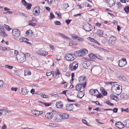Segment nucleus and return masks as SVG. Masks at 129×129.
<instances>
[{
	"label": "nucleus",
	"instance_id": "14",
	"mask_svg": "<svg viewBox=\"0 0 129 129\" xmlns=\"http://www.w3.org/2000/svg\"><path fill=\"white\" fill-rule=\"evenodd\" d=\"M38 54L42 56H46L48 55V52L45 51H38L36 52Z\"/></svg>",
	"mask_w": 129,
	"mask_h": 129
},
{
	"label": "nucleus",
	"instance_id": "22",
	"mask_svg": "<svg viewBox=\"0 0 129 129\" xmlns=\"http://www.w3.org/2000/svg\"><path fill=\"white\" fill-rule=\"evenodd\" d=\"M82 85L81 83H79L77 84L76 86V89L77 91H79L82 87Z\"/></svg>",
	"mask_w": 129,
	"mask_h": 129
},
{
	"label": "nucleus",
	"instance_id": "9",
	"mask_svg": "<svg viewBox=\"0 0 129 129\" xmlns=\"http://www.w3.org/2000/svg\"><path fill=\"white\" fill-rule=\"evenodd\" d=\"M126 63V59L125 58H122L121 60H119L118 65L120 67H123Z\"/></svg>",
	"mask_w": 129,
	"mask_h": 129
},
{
	"label": "nucleus",
	"instance_id": "30",
	"mask_svg": "<svg viewBox=\"0 0 129 129\" xmlns=\"http://www.w3.org/2000/svg\"><path fill=\"white\" fill-rule=\"evenodd\" d=\"M21 92L23 94L25 95L28 93V91L26 88H22Z\"/></svg>",
	"mask_w": 129,
	"mask_h": 129
},
{
	"label": "nucleus",
	"instance_id": "53",
	"mask_svg": "<svg viewBox=\"0 0 129 129\" xmlns=\"http://www.w3.org/2000/svg\"><path fill=\"white\" fill-rule=\"evenodd\" d=\"M5 67L7 68H9L10 69H12L13 68V66L7 65L5 66Z\"/></svg>",
	"mask_w": 129,
	"mask_h": 129
},
{
	"label": "nucleus",
	"instance_id": "48",
	"mask_svg": "<svg viewBox=\"0 0 129 129\" xmlns=\"http://www.w3.org/2000/svg\"><path fill=\"white\" fill-rule=\"evenodd\" d=\"M43 104L44 105L46 106H48L51 105V103H45L43 102Z\"/></svg>",
	"mask_w": 129,
	"mask_h": 129
},
{
	"label": "nucleus",
	"instance_id": "2",
	"mask_svg": "<svg viewBox=\"0 0 129 129\" xmlns=\"http://www.w3.org/2000/svg\"><path fill=\"white\" fill-rule=\"evenodd\" d=\"M122 87L119 85L115 84L111 87V90L114 93L117 95H119L122 91Z\"/></svg>",
	"mask_w": 129,
	"mask_h": 129
},
{
	"label": "nucleus",
	"instance_id": "46",
	"mask_svg": "<svg viewBox=\"0 0 129 129\" xmlns=\"http://www.w3.org/2000/svg\"><path fill=\"white\" fill-rule=\"evenodd\" d=\"M63 6H64V8L65 9H66L67 8L69 7L68 4L64 3L63 4Z\"/></svg>",
	"mask_w": 129,
	"mask_h": 129
},
{
	"label": "nucleus",
	"instance_id": "37",
	"mask_svg": "<svg viewBox=\"0 0 129 129\" xmlns=\"http://www.w3.org/2000/svg\"><path fill=\"white\" fill-rule=\"evenodd\" d=\"M71 39L70 40V42L69 43V45L71 46L73 45H77V44L74 43L73 42H72L71 41Z\"/></svg>",
	"mask_w": 129,
	"mask_h": 129
},
{
	"label": "nucleus",
	"instance_id": "38",
	"mask_svg": "<svg viewBox=\"0 0 129 129\" xmlns=\"http://www.w3.org/2000/svg\"><path fill=\"white\" fill-rule=\"evenodd\" d=\"M27 7L26 8L28 10H30V9L31 7L32 6V5L31 4L28 3L27 4Z\"/></svg>",
	"mask_w": 129,
	"mask_h": 129
},
{
	"label": "nucleus",
	"instance_id": "41",
	"mask_svg": "<svg viewBox=\"0 0 129 129\" xmlns=\"http://www.w3.org/2000/svg\"><path fill=\"white\" fill-rule=\"evenodd\" d=\"M4 84V81L2 80H0V88H2Z\"/></svg>",
	"mask_w": 129,
	"mask_h": 129
},
{
	"label": "nucleus",
	"instance_id": "24",
	"mask_svg": "<svg viewBox=\"0 0 129 129\" xmlns=\"http://www.w3.org/2000/svg\"><path fill=\"white\" fill-rule=\"evenodd\" d=\"M110 98L111 99L117 101L118 100V98L116 96L114 95L113 94H111L110 95Z\"/></svg>",
	"mask_w": 129,
	"mask_h": 129
},
{
	"label": "nucleus",
	"instance_id": "62",
	"mask_svg": "<svg viewBox=\"0 0 129 129\" xmlns=\"http://www.w3.org/2000/svg\"><path fill=\"white\" fill-rule=\"evenodd\" d=\"M121 109L122 110V111L123 112V111H125L126 112H129V110L128 108H127L125 109H124V110H123V109L122 108Z\"/></svg>",
	"mask_w": 129,
	"mask_h": 129
},
{
	"label": "nucleus",
	"instance_id": "18",
	"mask_svg": "<svg viewBox=\"0 0 129 129\" xmlns=\"http://www.w3.org/2000/svg\"><path fill=\"white\" fill-rule=\"evenodd\" d=\"M99 93L98 90L96 89H91L89 91V93L91 95H96L98 93Z\"/></svg>",
	"mask_w": 129,
	"mask_h": 129
},
{
	"label": "nucleus",
	"instance_id": "15",
	"mask_svg": "<svg viewBox=\"0 0 129 129\" xmlns=\"http://www.w3.org/2000/svg\"><path fill=\"white\" fill-rule=\"evenodd\" d=\"M107 3L108 6L112 7L115 5V2L114 0H107Z\"/></svg>",
	"mask_w": 129,
	"mask_h": 129
},
{
	"label": "nucleus",
	"instance_id": "43",
	"mask_svg": "<svg viewBox=\"0 0 129 129\" xmlns=\"http://www.w3.org/2000/svg\"><path fill=\"white\" fill-rule=\"evenodd\" d=\"M21 3L24 6H26L27 4V2L25 1V0H22Z\"/></svg>",
	"mask_w": 129,
	"mask_h": 129
},
{
	"label": "nucleus",
	"instance_id": "20",
	"mask_svg": "<svg viewBox=\"0 0 129 129\" xmlns=\"http://www.w3.org/2000/svg\"><path fill=\"white\" fill-rule=\"evenodd\" d=\"M53 113L52 112H48L45 115V117L48 119H51L52 117H53L52 115Z\"/></svg>",
	"mask_w": 129,
	"mask_h": 129
},
{
	"label": "nucleus",
	"instance_id": "31",
	"mask_svg": "<svg viewBox=\"0 0 129 129\" xmlns=\"http://www.w3.org/2000/svg\"><path fill=\"white\" fill-rule=\"evenodd\" d=\"M59 34L63 38L66 39L67 40H68V39L69 40V41H70V40H71V39H69L68 37L66 36L65 35H64L63 34H62L61 33H59Z\"/></svg>",
	"mask_w": 129,
	"mask_h": 129
},
{
	"label": "nucleus",
	"instance_id": "56",
	"mask_svg": "<svg viewBox=\"0 0 129 129\" xmlns=\"http://www.w3.org/2000/svg\"><path fill=\"white\" fill-rule=\"evenodd\" d=\"M117 6L119 8H121V3L120 2H118L116 3Z\"/></svg>",
	"mask_w": 129,
	"mask_h": 129
},
{
	"label": "nucleus",
	"instance_id": "45",
	"mask_svg": "<svg viewBox=\"0 0 129 129\" xmlns=\"http://www.w3.org/2000/svg\"><path fill=\"white\" fill-rule=\"evenodd\" d=\"M106 103L107 104H108V105H109L110 106H113V105H114V104L112 103H111L109 101H107L106 102Z\"/></svg>",
	"mask_w": 129,
	"mask_h": 129
},
{
	"label": "nucleus",
	"instance_id": "13",
	"mask_svg": "<svg viewBox=\"0 0 129 129\" xmlns=\"http://www.w3.org/2000/svg\"><path fill=\"white\" fill-rule=\"evenodd\" d=\"M40 8L39 7H37L35 8H34L33 10V12H35V13L34 14L35 15L38 16L40 14V11L39 10Z\"/></svg>",
	"mask_w": 129,
	"mask_h": 129
},
{
	"label": "nucleus",
	"instance_id": "8",
	"mask_svg": "<svg viewBox=\"0 0 129 129\" xmlns=\"http://www.w3.org/2000/svg\"><path fill=\"white\" fill-rule=\"evenodd\" d=\"M12 34L14 36L16 37H18L20 36V32L19 29H14L12 30Z\"/></svg>",
	"mask_w": 129,
	"mask_h": 129
},
{
	"label": "nucleus",
	"instance_id": "63",
	"mask_svg": "<svg viewBox=\"0 0 129 129\" xmlns=\"http://www.w3.org/2000/svg\"><path fill=\"white\" fill-rule=\"evenodd\" d=\"M52 71L51 72H47L46 75L47 76H50L51 74H52Z\"/></svg>",
	"mask_w": 129,
	"mask_h": 129
},
{
	"label": "nucleus",
	"instance_id": "29",
	"mask_svg": "<svg viewBox=\"0 0 129 129\" xmlns=\"http://www.w3.org/2000/svg\"><path fill=\"white\" fill-rule=\"evenodd\" d=\"M31 74V72L28 69L25 70L24 71V76L30 75Z\"/></svg>",
	"mask_w": 129,
	"mask_h": 129
},
{
	"label": "nucleus",
	"instance_id": "47",
	"mask_svg": "<svg viewBox=\"0 0 129 129\" xmlns=\"http://www.w3.org/2000/svg\"><path fill=\"white\" fill-rule=\"evenodd\" d=\"M0 29L1 30V31L2 32V31H3L4 30H5L4 29V27L3 26V25H2L0 24Z\"/></svg>",
	"mask_w": 129,
	"mask_h": 129
},
{
	"label": "nucleus",
	"instance_id": "28",
	"mask_svg": "<svg viewBox=\"0 0 129 129\" xmlns=\"http://www.w3.org/2000/svg\"><path fill=\"white\" fill-rule=\"evenodd\" d=\"M28 23L29 25L33 26H35L37 24L36 23L33 22L32 20H29L28 21Z\"/></svg>",
	"mask_w": 129,
	"mask_h": 129
},
{
	"label": "nucleus",
	"instance_id": "4",
	"mask_svg": "<svg viewBox=\"0 0 129 129\" xmlns=\"http://www.w3.org/2000/svg\"><path fill=\"white\" fill-rule=\"evenodd\" d=\"M75 55L67 53L65 55V58L68 61H72L75 58Z\"/></svg>",
	"mask_w": 129,
	"mask_h": 129
},
{
	"label": "nucleus",
	"instance_id": "57",
	"mask_svg": "<svg viewBox=\"0 0 129 129\" xmlns=\"http://www.w3.org/2000/svg\"><path fill=\"white\" fill-rule=\"evenodd\" d=\"M55 23L56 25H60L61 24V22L59 21H57L55 22Z\"/></svg>",
	"mask_w": 129,
	"mask_h": 129
},
{
	"label": "nucleus",
	"instance_id": "23",
	"mask_svg": "<svg viewBox=\"0 0 129 129\" xmlns=\"http://www.w3.org/2000/svg\"><path fill=\"white\" fill-rule=\"evenodd\" d=\"M84 92L82 91H80L77 93V96L78 98L80 99L82 98L84 95Z\"/></svg>",
	"mask_w": 129,
	"mask_h": 129
},
{
	"label": "nucleus",
	"instance_id": "10",
	"mask_svg": "<svg viewBox=\"0 0 129 129\" xmlns=\"http://www.w3.org/2000/svg\"><path fill=\"white\" fill-rule=\"evenodd\" d=\"M73 104H67L66 105V107H64V109L68 111H72L73 108Z\"/></svg>",
	"mask_w": 129,
	"mask_h": 129
},
{
	"label": "nucleus",
	"instance_id": "60",
	"mask_svg": "<svg viewBox=\"0 0 129 129\" xmlns=\"http://www.w3.org/2000/svg\"><path fill=\"white\" fill-rule=\"evenodd\" d=\"M55 124H54L53 123H50L49 124V125L50 126H51L54 127H55Z\"/></svg>",
	"mask_w": 129,
	"mask_h": 129
},
{
	"label": "nucleus",
	"instance_id": "44",
	"mask_svg": "<svg viewBox=\"0 0 129 129\" xmlns=\"http://www.w3.org/2000/svg\"><path fill=\"white\" fill-rule=\"evenodd\" d=\"M102 93L103 95L106 96L107 94V92L106 91L104 90L102 91Z\"/></svg>",
	"mask_w": 129,
	"mask_h": 129
},
{
	"label": "nucleus",
	"instance_id": "7",
	"mask_svg": "<svg viewBox=\"0 0 129 129\" xmlns=\"http://www.w3.org/2000/svg\"><path fill=\"white\" fill-rule=\"evenodd\" d=\"M91 25L89 23H87L85 24L83 28L84 29L87 31H91L92 29V27L91 26Z\"/></svg>",
	"mask_w": 129,
	"mask_h": 129
},
{
	"label": "nucleus",
	"instance_id": "35",
	"mask_svg": "<svg viewBox=\"0 0 129 129\" xmlns=\"http://www.w3.org/2000/svg\"><path fill=\"white\" fill-rule=\"evenodd\" d=\"M4 26L6 29L8 31H10L12 29L10 28L8 25L6 24H4Z\"/></svg>",
	"mask_w": 129,
	"mask_h": 129
},
{
	"label": "nucleus",
	"instance_id": "32",
	"mask_svg": "<svg viewBox=\"0 0 129 129\" xmlns=\"http://www.w3.org/2000/svg\"><path fill=\"white\" fill-rule=\"evenodd\" d=\"M119 79L121 81H125L126 80L125 77L122 76H121L118 77Z\"/></svg>",
	"mask_w": 129,
	"mask_h": 129
},
{
	"label": "nucleus",
	"instance_id": "11",
	"mask_svg": "<svg viewBox=\"0 0 129 129\" xmlns=\"http://www.w3.org/2000/svg\"><path fill=\"white\" fill-rule=\"evenodd\" d=\"M115 124L116 126L119 128H124L125 127L124 124L120 121H118L116 122Z\"/></svg>",
	"mask_w": 129,
	"mask_h": 129
},
{
	"label": "nucleus",
	"instance_id": "61",
	"mask_svg": "<svg viewBox=\"0 0 129 129\" xmlns=\"http://www.w3.org/2000/svg\"><path fill=\"white\" fill-rule=\"evenodd\" d=\"M88 39L91 42H93V41H94V39L93 38H92L91 37H89L88 38Z\"/></svg>",
	"mask_w": 129,
	"mask_h": 129
},
{
	"label": "nucleus",
	"instance_id": "3",
	"mask_svg": "<svg viewBox=\"0 0 129 129\" xmlns=\"http://www.w3.org/2000/svg\"><path fill=\"white\" fill-rule=\"evenodd\" d=\"M87 52V50L85 49L74 52L75 56H83L85 55V52Z\"/></svg>",
	"mask_w": 129,
	"mask_h": 129
},
{
	"label": "nucleus",
	"instance_id": "54",
	"mask_svg": "<svg viewBox=\"0 0 129 129\" xmlns=\"http://www.w3.org/2000/svg\"><path fill=\"white\" fill-rule=\"evenodd\" d=\"M96 58H97L99 59L102 60L103 59V57L99 55H98L97 56H96Z\"/></svg>",
	"mask_w": 129,
	"mask_h": 129
},
{
	"label": "nucleus",
	"instance_id": "6",
	"mask_svg": "<svg viewBox=\"0 0 129 129\" xmlns=\"http://www.w3.org/2000/svg\"><path fill=\"white\" fill-rule=\"evenodd\" d=\"M78 80L79 82L83 84V88H85L86 84V82H85L86 80V77L84 76H81L79 78Z\"/></svg>",
	"mask_w": 129,
	"mask_h": 129
},
{
	"label": "nucleus",
	"instance_id": "39",
	"mask_svg": "<svg viewBox=\"0 0 129 129\" xmlns=\"http://www.w3.org/2000/svg\"><path fill=\"white\" fill-rule=\"evenodd\" d=\"M76 40H77V41L78 42H81L84 41V39L83 38H81L78 37V39H76Z\"/></svg>",
	"mask_w": 129,
	"mask_h": 129
},
{
	"label": "nucleus",
	"instance_id": "59",
	"mask_svg": "<svg viewBox=\"0 0 129 129\" xmlns=\"http://www.w3.org/2000/svg\"><path fill=\"white\" fill-rule=\"evenodd\" d=\"M11 90L12 91H16L17 89V88L16 87L13 88L12 87L11 88Z\"/></svg>",
	"mask_w": 129,
	"mask_h": 129
},
{
	"label": "nucleus",
	"instance_id": "27",
	"mask_svg": "<svg viewBox=\"0 0 129 129\" xmlns=\"http://www.w3.org/2000/svg\"><path fill=\"white\" fill-rule=\"evenodd\" d=\"M31 113L35 115L38 116L39 115L40 112L39 111L34 110L32 111Z\"/></svg>",
	"mask_w": 129,
	"mask_h": 129
},
{
	"label": "nucleus",
	"instance_id": "51",
	"mask_svg": "<svg viewBox=\"0 0 129 129\" xmlns=\"http://www.w3.org/2000/svg\"><path fill=\"white\" fill-rule=\"evenodd\" d=\"M41 96L44 98H47L48 97V96L45 95V94H42L41 95Z\"/></svg>",
	"mask_w": 129,
	"mask_h": 129
},
{
	"label": "nucleus",
	"instance_id": "5",
	"mask_svg": "<svg viewBox=\"0 0 129 129\" xmlns=\"http://www.w3.org/2000/svg\"><path fill=\"white\" fill-rule=\"evenodd\" d=\"M78 66V63L77 62H74L69 65V69L71 70H76Z\"/></svg>",
	"mask_w": 129,
	"mask_h": 129
},
{
	"label": "nucleus",
	"instance_id": "1",
	"mask_svg": "<svg viewBox=\"0 0 129 129\" xmlns=\"http://www.w3.org/2000/svg\"><path fill=\"white\" fill-rule=\"evenodd\" d=\"M26 55L27 56H29L30 54L27 53L25 54L22 52H20L18 54L16 55V57L18 61L21 63L24 62L26 60Z\"/></svg>",
	"mask_w": 129,
	"mask_h": 129
},
{
	"label": "nucleus",
	"instance_id": "55",
	"mask_svg": "<svg viewBox=\"0 0 129 129\" xmlns=\"http://www.w3.org/2000/svg\"><path fill=\"white\" fill-rule=\"evenodd\" d=\"M114 82H105V84L107 85H109V84L111 85L112 84V83H114Z\"/></svg>",
	"mask_w": 129,
	"mask_h": 129
},
{
	"label": "nucleus",
	"instance_id": "16",
	"mask_svg": "<svg viewBox=\"0 0 129 129\" xmlns=\"http://www.w3.org/2000/svg\"><path fill=\"white\" fill-rule=\"evenodd\" d=\"M116 39V38L115 37H111L109 38V42L111 44H113L115 43Z\"/></svg>",
	"mask_w": 129,
	"mask_h": 129
},
{
	"label": "nucleus",
	"instance_id": "25",
	"mask_svg": "<svg viewBox=\"0 0 129 129\" xmlns=\"http://www.w3.org/2000/svg\"><path fill=\"white\" fill-rule=\"evenodd\" d=\"M88 56L92 59H95L96 58V56L92 53H91L88 55Z\"/></svg>",
	"mask_w": 129,
	"mask_h": 129
},
{
	"label": "nucleus",
	"instance_id": "64",
	"mask_svg": "<svg viewBox=\"0 0 129 129\" xmlns=\"http://www.w3.org/2000/svg\"><path fill=\"white\" fill-rule=\"evenodd\" d=\"M7 127L6 125L5 124H4L2 127V129H6Z\"/></svg>",
	"mask_w": 129,
	"mask_h": 129
},
{
	"label": "nucleus",
	"instance_id": "50",
	"mask_svg": "<svg viewBox=\"0 0 129 129\" xmlns=\"http://www.w3.org/2000/svg\"><path fill=\"white\" fill-rule=\"evenodd\" d=\"M72 20L68 19L66 20L65 22L67 25L69 24Z\"/></svg>",
	"mask_w": 129,
	"mask_h": 129
},
{
	"label": "nucleus",
	"instance_id": "33",
	"mask_svg": "<svg viewBox=\"0 0 129 129\" xmlns=\"http://www.w3.org/2000/svg\"><path fill=\"white\" fill-rule=\"evenodd\" d=\"M124 10L126 13H128L129 12V6H126L124 8Z\"/></svg>",
	"mask_w": 129,
	"mask_h": 129
},
{
	"label": "nucleus",
	"instance_id": "40",
	"mask_svg": "<svg viewBox=\"0 0 129 129\" xmlns=\"http://www.w3.org/2000/svg\"><path fill=\"white\" fill-rule=\"evenodd\" d=\"M103 33V31L99 29L98 31V35L99 36L102 35Z\"/></svg>",
	"mask_w": 129,
	"mask_h": 129
},
{
	"label": "nucleus",
	"instance_id": "58",
	"mask_svg": "<svg viewBox=\"0 0 129 129\" xmlns=\"http://www.w3.org/2000/svg\"><path fill=\"white\" fill-rule=\"evenodd\" d=\"M118 110V109L117 108H115L113 110V111L114 112L116 113L117 112Z\"/></svg>",
	"mask_w": 129,
	"mask_h": 129
},
{
	"label": "nucleus",
	"instance_id": "42",
	"mask_svg": "<svg viewBox=\"0 0 129 129\" xmlns=\"http://www.w3.org/2000/svg\"><path fill=\"white\" fill-rule=\"evenodd\" d=\"M55 18L54 15L52 13H50V19L51 20Z\"/></svg>",
	"mask_w": 129,
	"mask_h": 129
},
{
	"label": "nucleus",
	"instance_id": "52",
	"mask_svg": "<svg viewBox=\"0 0 129 129\" xmlns=\"http://www.w3.org/2000/svg\"><path fill=\"white\" fill-rule=\"evenodd\" d=\"M2 32L3 34L4 37H6L8 36V35L7 34H6L5 33V30H4L3 31H2Z\"/></svg>",
	"mask_w": 129,
	"mask_h": 129
},
{
	"label": "nucleus",
	"instance_id": "21",
	"mask_svg": "<svg viewBox=\"0 0 129 129\" xmlns=\"http://www.w3.org/2000/svg\"><path fill=\"white\" fill-rule=\"evenodd\" d=\"M56 105L58 108H61L63 106L62 103L61 101H59L57 102Z\"/></svg>",
	"mask_w": 129,
	"mask_h": 129
},
{
	"label": "nucleus",
	"instance_id": "34",
	"mask_svg": "<svg viewBox=\"0 0 129 129\" xmlns=\"http://www.w3.org/2000/svg\"><path fill=\"white\" fill-rule=\"evenodd\" d=\"M126 95L125 93H122L120 95V98L123 99H126Z\"/></svg>",
	"mask_w": 129,
	"mask_h": 129
},
{
	"label": "nucleus",
	"instance_id": "19",
	"mask_svg": "<svg viewBox=\"0 0 129 129\" xmlns=\"http://www.w3.org/2000/svg\"><path fill=\"white\" fill-rule=\"evenodd\" d=\"M55 120L57 122H60L61 121L62 119L61 118L60 113L59 114H57L54 117Z\"/></svg>",
	"mask_w": 129,
	"mask_h": 129
},
{
	"label": "nucleus",
	"instance_id": "36",
	"mask_svg": "<svg viewBox=\"0 0 129 129\" xmlns=\"http://www.w3.org/2000/svg\"><path fill=\"white\" fill-rule=\"evenodd\" d=\"M26 34L27 35H31L33 34V33L32 32V30H29L26 32Z\"/></svg>",
	"mask_w": 129,
	"mask_h": 129
},
{
	"label": "nucleus",
	"instance_id": "17",
	"mask_svg": "<svg viewBox=\"0 0 129 129\" xmlns=\"http://www.w3.org/2000/svg\"><path fill=\"white\" fill-rule=\"evenodd\" d=\"M56 72L54 71H52V74L54 78H55L56 76L57 75H58L60 74V73L59 71V70L58 68H56Z\"/></svg>",
	"mask_w": 129,
	"mask_h": 129
},
{
	"label": "nucleus",
	"instance_id": "12",
	"mask_svg": "<svg viewBox=\"0 0 129 129\" xmlns=\"http://www.w3.org/2000/svg\"><path fill=\"white\" fill-rule=\"evenodd\" d=\"M61 118V119H66L68 118L69 117V115L66 113H60Z\"/></svg>",
	"mask_w": 129,
	"mask_h": 129
},
{
	"label": "nucleus",
	"instance_id": "49",
	"mask_svg": "<svg viewBox=\"0 0 129 129\" xmlns=\"http://www.w3.org/2000/svg\"><path fill=\"white\" fill-rule=\"evenodd\" d=\"M72 37L73 39L75 40L76 39H77L78 38V37L77 36H76L74 35L72 36Z\"/></svg>",
	"mask_w": 129,
	"mask_h": 129
},
{
	"label": "nucleus",
	"instance_id": "26",
	"mask_svg": "<svg viewBox=\"0 0 129 129\" xmlns=\"http://www.w3.org/2000/svg\"><path fill=\"white\" fill-rule=\"evenodd\" d=\"M123 123L124 124L125 126L127 127H129V120L127 119L123 121Z\"/></svg>",
	"mask_w": 129,
	"mask_h": 129
}]
</instances>
